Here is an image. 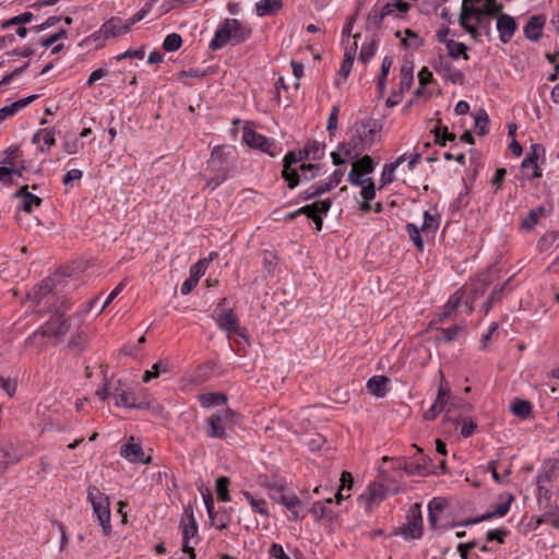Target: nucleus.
<instances>
[{
    "label": "nucleus",
    "instance_id": "nucleus-1",
    "mask_svg": "<svg viewBox=\"0 0 559 559\" xmlns=\"http://www.w3.org/2000/svg\"><path fill=\"white\" fill-rule=\"evenodd\" d=\"M503 5L497 0H463L459 22L475 41L481 35L491 38V24L502 11Z\"/></svg>",
    "mask_w": 559,
    "mask_h": 559
},
{
    "label": "nucleus",
    "instance_id": "nucleus-2",
    "mask_svg": "<svg viewBox=\"0 0 559 559\" xmlns=\"http://www.w3.org/2000/svg\"><path fill=\"white\" fill-rule=\"evenodd\" d=\"M382 124L376 119L356 121L349 129V140L338 144V150L349 159L359 157L362 151L380 139Z\"/></svg>",
    "mask_w": 559,
    "mask_h": 559
},
{
    "label": "nucleus",
    "instance_id": "nucleus-3",
    "mask_svg": "<svg viewBox=\"0 0 559 559\" xmlns=\"http://www.w3.org/2000/svg\"><path fill=\"white\" fill-rule=\"evenodd\" d=\"M250 29L242 25L236 19H226L216 29L214 38L210 43V48L218 50L225 47L229 41L234 45L246 41L250 36Z\"/></svg>",
    "mask_w": 559,
    "mask_h": 559
},
{
    "label": "nucleus",
    "instance_id": "nucleus-4",
    "mask_svg": "<svg viewBox=\"0 0 559 559\" xmlns=\"http://www.w3.org/2000/svg\"><path fill=\"white\" fill-rule=\"evenodd\" d=\"M87 500L91 502L93 512L102 525L103 534L109 536L111 534L109 498L96 486H90Z\"/></svg>",
    "mask_w": 559,
    "mask_h": 559
},
{
    "label": "nucleus",
    "instance_id": "nucleus-5",
    "mask_svg": "<svg viewBox=\"0 0 559 559\" xmlns=\"http://www.w3.org/2000/svg\"><path fill=\"white\" fill-rule=\"evenodd\" d=\"M226 299L223 298L215 310V321L217 326L228 333V337L231 334L246 337V329L240 326L237 314L231 310L225 308Z\"/></svg>",
    "mask_w": 559,
    "mask_h": 559
},
{
    "label": "nucleus",
    "instance_id": "nucleus-6",
    "mask_svg": "<svg viewBox=\"0 0 559 559\" xmlns=\"http://www.w3.org/2000/svg\"><path fill=\"white\" fill-rule=\"evenodd\" d=\"M71 326L70 317L63 313H53L41 326V333L48 337L52 345L60 344Z\"/></svg>",
    "mask_w": 559,
    "mask_h": 559
},
{
    "label": "nucleus",
    "instance_id": "nucleus-7",
    "mask_svg": "<svg viewBox=\"0 0 559 559\" xmlns=\"http://www.w3.org/2000/svg\"><path fill=\"white\" fill-rule=\"evenodd\" d=\"M229 154L230 152H226L222 146L214 147L211 153V157L207 160V169H210L213 175H216L214 186H219L228 177L231 168Z\"/></svg>",
    "mask_w": 559,
    "mask_h": 559
},
{
    "label": "nucleus",
    "instance_id": "nucleus-8",
    "mask_svg": "<svg viewBox=\"0 0 559 559\" xmlns=\"http://www.w3.org/2000/svg\"><path fill=\"white\" fill-rule=\"evenodd\" d=\"M236 414L229 409H221L206 419L209 430L206 432L210 438L226 439V429L234 424Z\"/></svg>",
    "mask_w": 559,
    "mask_h": 559
},
{
    "label": "nucleus",
    "instance_id": "nucleus-9",
    "mask_svg": "<svg viewBox=\"0 0 559 559\" xmlns=\"http://www.w3.org/2000/svg\"><path fill=\"white\" fill-rule=\"evenodd\" d=\"M306 159H310V157H305L304 150H300L298 153L288 152L285 155L283 160L284 167L282 176L288 182L289 189L296 188L299 183L298 170L294 167V165Z\"/></svg>",
    "mask_w": 559,
    "mask_h": 559
},
{
    "label": "nucleus",
    "instance_id": "nucleus-10",
    "mask_svg": "<svg viewBox=\"0 0 559 559\" xmlns=\"http://www.w3.org/2000/svg\"><path fill=\"white\" fill-rule=\"evenodd\" d=\"M419 504L415 503L409 511L408 523L401 527V535L408 539H418L423 535V519Z\"/></svg>",
    "mask_w": 559,
    "mask_h": 559
},
{
    "label": "nucleus",
    "instance_id": "nucleus-11",
    "mask_svg": "<svg viewBox=\"0 0 559 559\" xmlns=\"http://www.w3.org/2000/svg\"><path fill=\"white\" fill-rule=\"evenodd\" d=\"M386 496L385 487L380 483H372L368 486L367 491L359 496L358 502L366 512L379 504Z\"/></svg>",
    "mask_w": 559,
    "mask_h": 559
},
{
    "label": "nucleus",
    "instance_id": "nucleus-12",
    "mask_svg": "<svg viewBox=\"0 0 559 559\" xmlns=\"http://www.w3.org/2000/svg\"><path fill=\"white\" fill-rule=\"evenodd\" d=\"M433 68L439 75L453 84L463 85L465 82L464 73L443 57L436 61Z\"/></svg>",
    "mask_w": 559,
    "mask_h": 559
},
{
    "label": "nucleus",
    "instance_id": "nucleus-13",
    "mask_svg": "<svg viewBox=\"0 0 559 559\" xmlns=\"http://www.w3.org/2000/svg\"><path fill=\"white\" fill-rule=\"evenodd\" d=\"M131 29L128 20H122L120 17H110L106 21L99 31L93 34L94 37H98V34L104 38H112L119 35L126 34Z\"/></svg>",
    "mask_w": 559,
    "mask_h": 559
},
{
    "label": "nucleus",
    "instance_id": "nucleus-14",
    "mask_svg": "<svg viewBox=\"0 0 559 559\" xmlns=\"http://www.w3.org/2000/svg\"><path fill=\"white\" fill-rule=\"evenodd\" d=\"M496 27L499 33L500 40L503 44H507L511 40L518 26L514 17L500 11V13L497 15Z\"/></svg>",
    "mask_w": 559,
    "mask_h": 559
},
{
    "label": "nucleus",
    "instance_id": "nucleus-15",
    "mask_svg": "<svg viewBox=\"0 0 559 559\" xmlns=\"http://www.w3.org/2000/svg\"><path fill=\"white\" fill-rule=\"evenodd\" d=\"M546 23L544 14L532 15L524 26V36L532 41H537L543 36V29Z\"/></svg>",
    "mask_w": 559,
    "mask_h": 559
},
{
    "label": "nucleus",
    "instance_id": "nucleus-16",
    "mask_svg": "<svg viewBox=\"0 0 559 559\" xmlns=\"http://www.w3.org/2000/svg\"><path fill=\"white\" fill-rule=\"evenodd\" d=\"M559 468V459H551L544 463L536 477L537 489H544V486L550 484Z\"/></svg>",
    "mask_w": 559,
    "mask_h": 559
},
{
    "label": "nucleus",
    "instance_id": "nucleus-17",
    "mask_svg": "<svg viewBox=\"0 0 559 559\" xmlns=\"http://www.w3.org/2000/svg\"><path fill=\"white\" fill-rule=\"evenodd\" d=\"M120 454L131 463H148L151 461V456L145 457L142 447L133 442L126 443L121 448Z\"/></svg>",
    "mask_w": 559,
    "mask_h": 559
},
{
    "label": "nucleus",
    "instance_id": "nucleus-18",
    "mask_svg": "<svg viewBox=\"0 0 559 559\" xmlns=\"http://www.w3.org/2000/svg\"><path fill=\"white\" fill-rule=\"evenodd\" d=\"M538 151L544 152V148L539 144H533L531 146V152L526 155V157L522 160V168L527 169L530 167H533L534 171L531 179L539 178L542 177V171L539 170L537 166V159H538Z\"/></svg>",
    "mask_w": 559,
    "mask_h": 559
},
{
    "label": "nucleus",
    "instance_id": "nucleus-19",
    "mask_svg": "<svg viewBox=\"0 0 559 559\" xmlns=\"http://www.w3.org/2000/svg\"><path fill=\"white\" fill-rule=\"evenodd\" d=\"M37 95H31L28 97L19 99L10 105L0 108V121L14 116L21 109L25 108L28 104H31L33 100L37 99Z\"/></svg>",
    "mask_w": 559,
    "mask_h": 559
},
{
    "label": "nucleus",
    "instance_id": "nucleus-20",
    "mask_svg": "<svg viewBox=\"0 0 559 559\" xmlns=\"http://www.w3.org/2000/svg\"><path fill=\"white\" fill-rule=\"evenodd\" d=\"M332 202L330 199H325L319 202H314L312 204L305 205L298 209V213L307 215L309 218L313 219V217L319 214H326L331 209Z\"/></svg>",
    "mask_w": 559,
    "mask_h": 559
},
{
    "label": "nucleus",
    "instance_id": "nucleus-21",
    "mask_svg": "<svg viewBox=\"0 0 559 559\" xmlns=\"http://www.w3.org/2000/svg\"><path fill=\"white\" fill-rule=\"evenodd\" d=\"M447 501L443 498H433L428 504V521L431 528L437 530L439 514L444 510Z\"/></svg>",
    "mask_w": 559,
    "mask_h": 559
},
{
    "label": "nucleus",
    "instance_id": "nucleus-22",
    "mask_svg": "<svg viewBox=\"0 0 559 559\" xmlns=\"http://www.w3.org/2000/svg\"><path fill=\"white\" fill-rule=\"evenodd\" d=\"M15 197L23 200L22 210L26 213H31L33 211V206H39L41 204V199L31 193L27 185L21 187L15 193Z\"/></svg>",
    "mask_w": 559,
    "mask_h": 559
},
{
    "label": "nucleus",
    "instance_id": "nucleus-23",
    "mask_svg": "<svg viewBox=\"0 0 559 559\" xmlns=\"http://www.w3.org/2000/svg\"><path fill=\"white\" fill-rule=\"evenodd\" d=\"M280 501L290 511L293 521H298L306 516V514H300L298 510L299 506L301 504V501L295 493H282L280 497Z\"/></svg>",
    "mask_w": 559,
    "mask_h": 559
},
{
    "label": "nucleus",
    "instance_id": "nucleus-24",
    "mask_svg": "<svg viewBox=\"0 0 559 559\" xmlns=\"http://www.w3.org/2000/svg\"><path fill=\"white\" fill-rule=\"evenodd\" d=\"M389 378L385 376H373L367 382V389L377 397H383L386 394Z\"/></svg>",
    "mask_w": 559,
    "mask_h": 559
},
{
    "label": "nucleus",
    "instance_id": "nucleus-25",
    "mask_svg": "<svg viewBox=\"0 0 559 559\" xmlns=\"http://www.w3.org/2000/svg\"><path fill=\"white\" fill-rule=\"evenodd\" d=\"M48 337L41 333L40 328L34 331L24 342L28 348H34L37 353L44 352L48 347Z\"/></svg>",
    "mask_w": 559,
    "mask_h": 559
},
{
    "label": "nucleus",
    "instance_id": "nucleus-26",
    "mask_svg": "<svg viewBox=\"0 0 559 559\" xmlns=\"http://www.w3.org/2000/svg\"><path fill=\"white\" fill-rule=\"evenodd\" d=\"M282 7V0H260L255 3V11L259 16H265L273 14Z\"/></svg>",
    "mask_w": 559,
    "mask_h": 559
},
{
    "label": "nucleus",
    "instance_id": "nucleus-27",
    "mask_svg": "<svg viewBox=\"0 0 559 559\" xmlns=\"http://www.w3.org/2000/svg\"><path fill=\"white\" fill-rule=\"evenodd\" d=\"M463 293L461 290L455 292L444 305L443 310L440 314L439 321L443 322L445 319H449L457 309L459 305L462 301Z\"/></svg>",
    "mask_w": 559,
    "mask_h": 559
},
{
    "label": "nucleus",
    "instance_id": "nucleus-28",
    "mask_svg": "<svg viewBox=\"0 0 559 559\" xmlns=\"http://www.w3.org/2000/svg\"><path fill=\"white\" fill-rule=\"evenodd\" d=\"M356 49H357V43L354 41L353 47H350L349 49L346 48V50H345L344 60L338 70V75L341 78H343L344 80L347 79V76L349 75V73L353 69Z\"/></svg>",
    "mask_w": 559,
    "mask_h": 559
},
{
    "label": "nucleus",
    "instance_id": "nucleus-29",
    "mask_svg": "<svg viewBox=\"0 0 559 559\" xmlns=\"http://www.w3.org/2000/svg\"><path fill=\"white\" fill-rule=\"evenodd\" d=\"M413 72H414L413 61L405 60L401 68V74H400V78H401L400 85H401L402 92L408 91L411 88L413 81H414Z\"/></svg>",
    "mask_w": 559,
    "mask_h": 559
},
{
    "label": "nucleus",
    "instance_id": "nucleus-30",
    "mask_svg": "<svg viewBox=\"0 0 559 559\" xmlns=\"http://www.w3.org/2000/svg\"><path fill=\"white\" fill-rule=\"evenodd\" d=\"M514 501V496L511 493L507 495L506 501L497 504L493 510L488 511L483 514V519L490 520L492 518H502L504 516L511 507V503Z\"/></svg>",
    "mask_w": 559,
    "mask_h": 559
},
{
    "label": "nucleus",
    "instance_id": "nucleus-31",
    "mask_svg": "<svg viewBox=\"0 0 559 559\" xmlns=\"http://www.w3.org/2000/svg\"><path fill=\"white\" fill-rule=\"evenodd\" d=\"M448 56L454 60L463 58L464 60H468L469 56L467 55V47L463 43H459L455 40L447 41L445 44Z\"/></svg>",
    "mask_w": 559,
    "mask_h": 559
},
{
    "label": "nucleus",
    "instance_id": "nucleus-32",
    "mask_svg": "<svg viewBox=\"0 0 559 559\" xmlns=\"http://www.w3.org/2000/svg\"><path fill=\"white\" fill-rule=\"evenodd\" d=\"M309 512L311 513L313 520L316 522H319L320 520H329L330 522L333 521L334 514L331 509H328L324 503L318 501L312 504Z\"/></svg>",
    "mask_w": 559,
    "mask_h": 559
},
{
    "label": "nucleus",
    "instance_id": "nucleus-33",
    "mask_svg": "<svg viewBox=\"0 0 559 559\" xmlns=\"http://www.w3.org/2000/svg\"><path fill=\"white\" fill-rule=\"evenodd\" d=\"M545 214V209L543 206H537L531 210L527 216L522 221L521 227L526 230L533 229L537 224L539 218Z\"/></svg>",
    "mask_w": 559,
    "mask_h": 559
},
{
    "label": "nucleus",
    "instance_id": "nucleus-34",
    "mask_svg": "<svg viewBox=\"0 0 559 559\" xmlns=\"http://www.w3.org/2000/svg\"><path fill=\"white\" fill-rule=\"evenodd\" d=\"M243 497L255 512L265 518L269 516L267 503L264 499L255 498L249 491H243Z\"/></svg>",
    "mask_w": 559,
    "mask_h": 559
},
{
    "label": "nucleus",
    "instance_id": "nucleus-35",
    "mask_svg": "<svg viewBox=\"0 0 559 559\" xmlns=\"http://www.w3.org/2000/svg\"><path fill=\"white\" fill-rule=\"evenodd\" d=\"M88 342V335L84 331H78L75 334L71 336L68 342V348L74 352H83L86 348V344Z\"/></svg>",
    "mask_w": 559,
    "mask_h": 559
},
{
    "label": "nucleus",
    "instance_id": "nucleus-36",
    "mask_svg": "<svg viewBox=\"0 0 559 559\" xmlns=\"http://www.w3.org/2000/svg\"><path fill=\"white\" fill-rule=\"evenodd\" d=\"M512 413L521 419H526L532 414V404L528 401L515 399L512 406Z\"/></svg>",
    "mask_w": 559,
    "mask_h": 559
},
{
    "label": "nucleus",
    "instance_id": "nucleus-37",
    "mask_svg": "<svg viewBox=\"0 0 559 559\" xmlns=\"http://www.w3.org/2000/svg\"><path fill=\"white\" fill-rule=\"evenodd\" d=\"M385 16L382 15V12L379 10L378 5L376 4L371 11L369 12L366 21V29L367 31H377L380 28L381 23Z\"/></svg>",
    "mask_w": 559,
    "mask_h": 559
},
{
    "label": "nucleus",
    "instance_id": "nucleus-38",
    "mask_svg": "<svg viewBox=\"0 0 559 559\" xmlns=\"http://www.w3.org/2000/svg\"><path fill=\"white\" fill-rule=\"evenodd\" d=\"M462 331L463 326L457 324L447 329H438V335L436 336V341L451 343L456 338L457 334Z\"/></svg>",
    "mask_w": 559,
    "mask_h": 559
},
{
    "label": "nucleus",
    "instance_id": "nucleus-39",
    "mask_svg": "<svg viewBox=\"0 0 559 559\" xmlns=\"http://www.w3.org/2000/svg\"><path fill=\"white\" fill-rule=\"evenodd\" d=\"M227 397L223 393L212 392L200 395V403L204 407L225 404Z\"/></svg>",
    "mask_w": 559,
    "mask_h": 559
},
{
    "label": "nucleus",
    "instance_id": "nucleus-40",
    "mask_svg": "<svg viewBox=\"0 0 559 559\" xmlns=\"http://www.w3.org/2000/svg\"><path fill=\"white\" fill-rule=\"evenodd\" d=\"M324 147L325 145L318 141L309 142L304 148L305 157H310L311 160H318L323 156Z\"/></svg>",
    "mask_w": 559,
    "mask_h": 559
},
{
    "label": "nucleus",
    "instance_id": "nucleus-41",
    "mask_svg": "<svg viewBox=\"0 0 559 559\" xmlns=\"http://www.w3.org/2000/svg\"><path fill=\"white\" fill-rule=\"evenodd\" d=\"M409 4L403 0H395L391 3H385L379 10L382 12V15L388 16L394 13L395 10L401 13H405L409 10Z\"/></svg>",
    "mask_w": 559,
    "mask_h": 559
},
{
    "label": "nucleus",
    "instance_id": "nucleus-42",
    "mask_svg": "<svg viewBox=\"0 0 559 559\" xmlns=\"http://www.w3.org/2000/svg\"><path fill=\"white\" fill-rule=\"evenodd\" d=\"M243 140L250 147L258 150L261 147V145H263V143H266V136L253 130H245Z\"/></svg>",
    "mask_w": 559,
    "mask_h": 559
},
{
    "label": "nucleus",
    "instance_id": "nucleus-43",
    "mask_svg": "<svg viewBox=\"0 0 559 559\" xmlns=\"http://www.w3.org/2000/svg\"><path fill=\"white\" fill-rule=\"evenodd\" d=\"M433 142L440 146H445L447 142H455V134L449 132L448 127L436 128L433 131Z\"/></svg>",
    "mask_w": 559,
    "mask_h": 559
},
{
    "label": "nucleus",
    "instance_id": "nucleus-44",
    "mask_svg": "<svg viewBox=\"0 0 559 559\" xmlns=\"http://www.w3.org/2000/svg\"><path fill=\"white\" fill-rule=\"evenodd\" d=\"M489 117L486 110H479L475 116V128L478 135H485L489 132Z\"/></svg>",
    "mask_w": 559,
    "mask_h": 559
},
{
    "label": "nucleus",
    "instance_id": "nucleus-45",
    "mask_svg": "<svg viewBox=\"0 0 559 559\" xmlns=\"http://www.w3.org/2000/svg\"><path fill=\"white\" fill-rule=\"evenodd\" d=\"M405 34H406V37L402 38V41H401V44L404 48L418 49L424 45V39L421 37H419L412 29L407 28L405 31Z\"/></svg>",
    "mask_w": 559,
    "mask_h": 559
},
{
    "label": "nucleus",
    "instance_id": "nucleus-46",
    "mask_svg": "<svg viewBox=\"0 0 559 559\" xmlns=\"http://www.w3.org/2000/svg\"><path fill=\"white\" fill-rule=\"evenodd\" d=\"M353 168L358 169L362 175L371 174L374 170V163L369 155L362 156L360 159H354Z\"/></svg>",
    "mask_w": 559,
    "mask_h": 559
},
{
    "label": "nucleus",
    "instance_id": "nucleus-47",
    "mask_svg": "<svg viewBox=\"0 0 559 559\" xmlns=\"http://www.w3.org/2000/svg\"><path fill=\"white\" fill-rule=\"evenodd\" d=\"M229 478L226 476H221L216 479V492L219 500L228 502L230 501V495L228 490Z\"/></svg>",
    "mask_w": 559,
    "mask_h": 559
},
{
    "label": "nucleus",
    "instance_id": "nucleus-48",
    "mask_svg": "<svg viewBox=\"0 0 559 559\" xmlns=\"http://www.w3.org/2000/svg\"><path fill=\"white\" fill-rule=\"evenodd\" d=\"M168 372V362L158 361L153 365L151 370H146L143 374V382L147 383L152 379L157 378L160 373Z\"/></svg>",
    "mask_w": 559,
    "mask_h": 559
},
{
    "label": "nucleus",
    "instance_id": "nucleus-49",
    "mask_svg": "<svg viewBox=\"0 0 559 559\" xmlns=\"http://www.w3.org/2000/svg\"><path fill=\"white\" fill-rule=\"evenodd\" d=\"M438 227H439V219L435 215H432L428 211H426L424 213V222L420 227L421 231L425 235H428V234L435 233L438 229Z\"/></svg>",
    "mask_w": 559,
    "mask_h": 559
},
{
    "label": "nucleus",
    "instance_id": "nucleus-50",
    "mask_svg": "<svg viewBox=\"0 0 559 559\" xmlns=\"http://www.w3.org/2000/svg\"><path fill=\"white\" fill-rule=\"evenodd\" d=\"M182 45V38L177 33L167 35L163 43V48L168 52L177 51Z\"/></svg>",
    "mask_w": 559,
    "mask_h": 559
},
{
    "label": "nucleus",
    "instance_id": "nucleus-51",
    "mask_svg": "<svg viewBox=\"0 0 559 559\" xmlns=\"http://www.w3.org/2000/svg\"><path fill=\"white\" fill-rule=\"evenodd\" d=\"M406 230L408 233L409 238L416 246V248L421 251L424 249V240L421 237V233H423L421 229L418 228L415 224L408 223L406 225Z\"/></svg>",
    "mask_w": 559,
    "mask_h": 559
},
{
    "label": "nucleus",
    "instance_id": "nucleus-52",
    "mask_svg": "<svg viewBox=\"0 0 559 559\" xmlns=\"http://www.w3.org/2000/svg\"><path fill=\"white\" fill-rule=\"evenodd\" d=\"M319 165L317 164H302L299 166V179L302 178L306 181L312 180L318 176Z\"/></svg>",
    "mask_w": 559,
    "mask_h": 559
},
{
    "label": "nucleus",
    "instance_id": "nucleus-53",
    "mask_svg": "<svg viewBox=\"0 0 559 559\" xmlns=\"http://www.w3.org/2000/svg\"><path fill=\"white\" fill-rule=\"evenodd\" d=\"M377 44V39L372 38L369 44L362 45L358 56V60L361 62L369 61L376 53Z\"/></svg>",
    "mask_w": 559,
    "mask_h": 559
},
{
    "label": "nucleus",
    "instance_id": "nucleus-54",
    "mask_svg": "<svg viewBox=\"0 0 559 559\" xmlns=\"http://www.w3.org/2000/svg\"><path fill=\"white\" fill-rule=\"evenodd\" d=\"M207 266H209V260L206 258L199 260L197 263H194L190 267L189 276H191L192 278H194L195 281L199 282L200 278L205 274Z\"/></svg>",
    "mask_w": 559,
    "mask_h": 559
},
{
    "label": "nucleus",
    "instance_id": "nucleus-55",
    "mask_svg": "<svg viewBox=\"0 0 559 559\" xmlns=\"http://www.w3.org/2000/svg\"><path fill=\"white\" fill-rule=\"evenodd\" d=\"M116 405L124 406V407H129V408H141L142 407V404H136L135 399L131 394H129L124 391H122L120 394L117 395Z\"/></svg>",
    "mask_w": 559,
    "mask_h": 559
},
{
    "label": "nucleus",
    "instance_id": "nucleus-56",
    "mask_svg": "<svg viewBox=\"0 0 559 559\" xmlns=\"http://www.w3.org/2000/svg\"><path fill=\"white\" fill-rule=\"evenodd\" d=\"M34 15L32 12H23L22 14L20 15H16V16H13L11 17L10 20L5 21L3 24H2V27L5 28V27H9V26H12V25H24L26 23H29L32 20H33Z\"/></svg>",
    "mask_w": 559,
    "mask_h": 559
},
{
    "label": "nucleus",
    "instance_id": "nucleus-57",
    "mask_svg": "<svg viewBox=\"0 0 559 559\" xmlns=\"http://www.w3.org/2000/svg\"><path fill=\"white\" fill-rule=\"evenodd\" d=\"M189 520L190 523L182 524V540H187V543H189L191 537H194L198 534V525L192 514L189 516Z\"/></svg>",
    "mask_w": 559,
    "mask_h": 559
},
{
    "label": "nucleus",
    "instance_id": "nucleus-58",
    "mask_svg": "<svg viewBox=\"0 0 559 559\" xmlns=\"http://www.w3.org/2000/svg\"><path fill=\"white\" fill-rule=\"evenodd\" d=\"M155 1L156 0H151V1L146 2L140 11H138L131 19L128 20L130 27L133 24L142 21L148 14V12H151Z\"/></svg>",
    "mask_w": 559,
    "mask_h": 559
},
{
    "label": "nucleus",
    "instance_id": "nucleus-59",
    "mask_svg": "<svg viewBox=\"0 0 559 559\" xmlns=\"http://www.w3.org/2000/svg\"><path fill=\"white\" fill-rule=\"evenodd\" d=\"M367 182L361 187L360 195L365 201H371L376 195L374 183L371 178H366Z\"/></svg>",
    "mask_w": 559,
    "mask_h": 559
},
{
    "label": "nucleus",
    "instance_id": "nucleus-60",
    "mask_svg": "<svg viewBox=\"0 0 559 559\" xmlns=\"http://www.w3.org/2000/svg\"><path fill=\"white\" fill-rule=\"evenodd\" d=\"M202 497H203V501H204V504H205V508H206L209 520L211 521V523H214L215 513H214L213 495H212V492L210 490H206L205 492L202 493Z\"/></svg>",
    "mask_w": 559,
    "mask_h": 559
},
{
    "label": "nucleus",
    "instance_id": "nucleus-61",
    "mask_svg": "<svg viewBox=\"0 0 559 559\" xmlns=\"http://www.w3.org/2000/svg\"><path fill=\"white\" fill-rule=\"evenodd\" d=\"M338 114H340V107H338V105H334L332 107L331 112L328 118L326 130L329 131V133H333L337 129Z\"/></svg>",
    "mask_w": 559,
    "mask_h": 559
},
{
    "label": "nucleus",
    "instance_id": "nucleus-62",
    "mask_svg": "<svg viewBox=\"0 0 559 559\" xmlns=\"http://www.w3.org/2000/svg\"><path fill=\"white\" fill-rule=\"evenodd\" d=\"M4 453L8 455L5 456V460H8V466L10 464H15L19 461L22 460L23 454L20 453L13 445H9L7 448L1 449Z\"/></svg>",
    "mask_w": 559,
    "mask_h": 559
},
{
    "label": "nucleus",
    "instance_id": "nucleus-63",
    "mask_svg": "<svg viewBox=\"0 0 559 559\" xmlns=\"http://www.w3.org/2000/svg\"><path fill=\"white\" fill-rule=\"evenodd\" d=\"M264 153H267L270 156H276L281 153V147L275 143V141L266 138V143H263L259 148Z\"/></svg>",
    "mask_w": 559,
    "mask_h": 559
},
{
    "label": "nucleus",
    "instance_id": "nucleus-64",
    "mask_svg": "<svg viewBox=\"0 0 559 559\" xmlns=\"http://www.w3.org/2000/svg\"><path fill=\"white\" fill-rule=\"evenodd\" d=\"M269 554L271 558L273 559H290L284 551L282 545L280 544H272L269 550Z\"/></svg>",
    "mask_w": 559,
    "mask_h": 559
}]
</instances>
